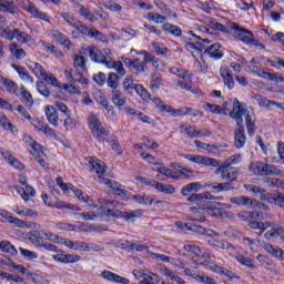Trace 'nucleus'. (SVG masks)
Masks as SVG:
<instances>
[{"label":"nucleus","mask_w":284,"mask_h":284,"mask_svg":"<svg viewBox=\"0 0 284 284\" xmlns=\"http://www.w3.org/2000/svg\"><path fill=\"white\" fill-rule=\"evenodd\" d=\"M163 83L164 81H163V77H161V73L153 72L151 74V83H150L151 90H159V88H161Z\"/></svg>","instance_id":"46"},{"label":"nucleus","mask_w":284,"mask_h":284,"mask_svg":"<svg viewBox=\"0 0 284 284\" xmlns=\"http://www.w3.org/2000/svg\"><path fill=\"white\" fill-rule=\"evenodd\" d=\"M0 83H2L3 88L9 94H17V92L19 91V85L11 79L1 77Z\"/></svg>","instance_id":"34"},{"label":"nucleus","mask_w":284,"mask_h":284,"mask_svg":"<svg viewBox=\"0 0 284 284\" xmlns=\"http://www.w3.org/2000/svg\"><path fill=\"white\" fill-rule=\"evenodd\" d=\"M201 190H203V185L200 182H191L181 189V194L182 196H187V199H190L192 194L201 192Z\"/></svg>","instance_id":"16"},{"label":"nucleus","mask_w":284,"mask_h":284,"mask_svg":"<svg viewBox=\"0 0 284 284\" xmlns=\"http://www.w3.org/2000/svg\"><path fill=\"white\" fill-rule=\"evenodd\" d=\"M102 278H105L106 281H113V283H121V284H130V280L120 276L116 273H112L111 271H103L101 273Z\"/></svg>","instance_id":"23"},{"label":"nucleus","mask_w":284,"mask_h":284,"mask_svg":"<svg viewBox=\"0 0 284 284\" xmlns=\"http://www.w3.org/2000/svg\"><path fill=\"white\" fill-rule=\"evenodd\" d=\"M244 216L253 221H265V219H270V213L267 211H246Z\"/></svg>","instance_id":"30"},{"label":"nucleus","mask_w":284,"mask_h":284,"mask_svg":"<svg viewBox=\"0 0 284 284\" xmlns=\"http://www.w3.org/2000/svg\"><path fill=\"white\" fill-rule=\"evenodd\" d=\"M87 52H89L91 61H94V63H104L105 64V55L99 48L97 47H89L85 49Z\"/></svg>","instance_id":"22"},{"label":"nucleus","mask_w":284,"mask_h":284,"mask_svg":"<svg viewBox=\"0 0 284 284\" xmlns=\"http://www.w3.org/2000/svg\"><path fill=\"white\" fill-rule=\"evenodd\" d=\"M75 11L78 12V14H80V17H84V19H88V21H90L91 23L94 22V14L92 13V11H90V9H88V7L78 3L75 4Z\"/></svg>","instance_id":"36"},{"label":"nucleus","mask_w":284,"mask_h":284,"mask_svg":"<svg viewBox=\"0 0 284 284\" xmlns=\"http://www.w3.org/2000/svg\"><path fill=\"white\" fill-rule=\"evenodd\" d=\"M266 203H274L278 207H284V193L275 192L273 194L267 193L266 197L264 196Z\"/></svg>","instance_id":"25"},{"label":"nucleus","mask_w":284,"mask_h":284,"mask_svg":"<svg viewBox=\"0 0 284 284\" xmlns=\"http://www.w3.org/2000/svg\"><path fill=\"white\" fill-rule=\"evenodd\" d=\"M243 115L245 116L248 136H254V130H256L254 119L252 118L250 112H247V109H245V106L239 102V99H235L233 101V109L229 113V116H231V119H234V121H236V125L240 126L243 125Z\"/></svg>","instance_id":"3"},{"label":"nucleus","mask_w":284,"mask_h":284,"mask_svg":"<svg viewBox=\"0 0 284 284\" xmlns=\"http://www.w3.org/2000/svg\"><path fill=\"white\" fill-rule=\"evenodd\" d=\"M204 211L206 216H213L215 219H219V216H223L221 209L210 204V200L207 202H204Z\"/></svg>","instance_id":"38"},{"label":"nucleus","mask_w":284,"mask_h":284,"mask_svg":"<svg viewBox=\"0 0 284 284\" xmlns=\"http://www.w3.org/2000/svg\"><path fill=\"white\" fill-rule=\"evenodd\" d=\"M209 244L213 247H220V250H234L232 243L223 240L211 239L209 240Z\"/></svg>","instance_id":"45"},{"label":"nucleus","mask_w":284,"mask_h":284,"mask_svg":"<svg viewBox=\"0 0 284 284\" xmlns=\"http://www.w3.org/2000/svg\"><path fill=\"white\" fill-rule=\"evenodd\" d=\"M0 216H2V219H4V223H11V225H16V227H26V222H23L19 217L12 216V213H10L6 210L0 211Z\"/></svg>","instance_id":"17"},{"label":"nucleus","mask_w":284,"mask_h":284,"mask_svg":"<svg viewBox=\"0 0 284 284\" xmlns=\"http://www.w3.org/2000/svg\"><path fill=\"white\" fill-rule=\"evenodd\" d=\"M161 283V277L150 271L146 272L144 278L140 280L139 284H159Z\"/></svg>","instance_id":"43"},{"label":"nucleus","mask_w":284,"mask_h":284,"mask_svg":"<svg viewBox=\"0 0 284 284\" xmlns=\"http://www.w3.org/2000/svg\"><path fill=\"white\" fill-rule=\"evenodd\" d=\"M150 256L155 261H162V263H172L173 265H176V258L174 257H170L159 253H150Z\"/></svg>","instance_id":"61"},{"label":"nucleus","mask_w":284,"mask_h":284,"mask_svg":"<svg viewBox=\"0 0 284 284\" xmlns=\"http://www.w3.org/2000/svg\"><path fill=\"white\" fill-rule=\"evenodd\" d=\"M247 138L245 136V128L240 125L235 130V148L241 149L245 145Z\"/></svg>","instance_id":"28"},{"label":"nucleus","mask_w":284,"mask_h":284,"mask_svg":"<svg viewBox=\"0 0 284 284\" xmlns=\"http://www.w3.org/2000/svg\"><path fill=\"white\" fill-rule=\"evenodd\" d=\"M14 39L18 43H22L23 45H37V41L32 39V36L19 29H14Z\"/></svg>","instance_id":"12"},{"label":"nucleus","mask_w":284,"mask_h":284,"mask_svg":"<svg viewBox=\"0 0 284 284\" xmlns=\"http://www.w3.org/2000/svg\"><path fill=\"white\" fill-rule=\"evenodd\" d=\"M153 187L158 190V192H163V194H174L176 189L171 184H163L161 182H154Z\"/></svg>","instance_id":"44"},{"label":"nucleus","mask_w":284,"mask_h":284,"mask_svg":"<svg viewBox=\"0 0 284 284\" xmlns=\"http://www.w3.org/2000/svg\"><path fill=\"white\" fill-rule=\"evenodd\" d=\"M9 52H11V57H13L16 61H22V59L28 57V52H26L24 49L21 48V45H19L17 42L9 44Z\"/></svg>","instance_id":"14"},{"label":"nucleus","mask_w":284,"mask_h":284,"mask_svg":"<svg viewBox=\"0 0 284 284\" xmlns=\"http://www.w3.org/2000/svg\"><path fill=\"white\" fill-rule=\"evenodd\" d=\"M216 174H221L222 181H231V183H234V181L239 179V169L219 166Z\"/></svg>","instance_id":"9"},{"label":"nucleus","mask_w":284,"mask_h":284,"mask_svg":"<svg viewBox=\"0 0 284 284\" xmlns=\"http://www.w3.org/2000/svg\"><path fill=\"white\" fill-rule=\"evenodd\" d=\"M162 274L171 278V281H175V283L185 284V281L183 278H181L179 275H176L174 271L168 267L162 268Z\"/></svg>","instance_id":"58"},{"label":"nucleus","mask_w":284,"mask_h":284,"mask_svg":"<svg viewBox=\"0 0 284 284\" xmlns=\"http://www.w3.org/2000/svg\"><path fill=\"white\" fill-rule=\"evenodd\" d=\"M245 190L247 192H253V194H256V196H260L261 201H265L264 196L267 197V191H265V189L257 186V185H253V184H245L244 185Z\"/></svg>","instance_id":"40"},{"label":"nucleus","mask_w":284,"mask_h":284,"mask_svg":"<svg viewBox=\"0 0 284 284\" xmlns=\"http://www.w3.org/2000/svg\"><path fill=\"white\" fill-rule=\"evenodd\" d=\"M253 99L256 101L260 108H266L267 110H272V100L267 99L266 97H263L261 94H254Z\"/></svg>","instance_id":"51"},{"label":"nucleus","mask_w":284,"mask_h":284,"mask_svg":"<svg viewBox=\"0 0 284 284\" xmlns=\"http://www.w3.org/2000/svg\"><path fill=\"white\" fill-rule=\"evenodd\" d=\"M162 30L166 32V34H172L173 37H181V34H183L181 28L169 22H164V24L162 26Z\"/></svg>","instance_id":"42"},{"label":"nucleus","mask_w":284,"mask_h":284,"mask_svg":"<svg viewBox=\"0 0 284 284\" xmlns=\"http://www.w3.org/2000/svg\"><path fill=\"white\" fill-rule=\"evenodd\" d=\"M133 201L140 203V205H152L154 197L148 195H133Z\"/></svg>","instance_id":"63"},{"label":"nucleus","mask_w":284,"mask_h":284,"mask_svg":"<svg viewBox=\"0 0 284 284\" xmlns=\"http://www.w3.org/2000/svg\"><path fill=\"white\" fill-rule=\"evenodd\" d=\"M0 250L3 251L4 254H11V256H17L18 254L17 247L9 241L0 242Z\"/></svg>","instance_id":"50"},{"label":"nucleus","mask_w":284,"mask_h":284,"mask_svg":"<svg viewBox=\"0 0 284 284\" xmlns=\"http://www.w3.org/2000/svg\"><path fill=\"white\" fill-rule=\"evenodd\" d=\"M248 170L256 176H270L272 174L274 176H281V174H283V172L278 170V168H276L274 164H267L262 161L252 162L248 166Z\"/></svg>","instance_id":"4"},{"label":"nucleus","mask_w":284,"mask_h":284,"mask_svg":"<svg viewBox=\"0 0 284 284\" xmlns=\"http://www.w3.org/2000/svg\"><path fill=\"white\" fill-rule=\"evenodd\" d=\"M27 12L34 17V19H40L41 21H50V17L48 16V13L41 12L39 9H37V7L32 4L28 6Z\"/></svg>","instance_id":"39"},{"label":"nucleus","mask_w":284,"mask_h":284,"mask_svg":"<svg viewBox=\"0 0 284 284\" xmlns=\"http://www.w3.org/2000/svg\"><path fill=\"white\" fill-rule=\"evenodd\" d=\"M125 221H134V219H139L143 216V210L132 211V212H121L120 215Z\"/></svg>","instance_id":"60"},{"label":"nucleus","mask_w":284,"mask_h":284,"mask_svg":"<svg viewBox=\"0 0 284 284\" xmlns=\"http://www.w3.org/2000/svg\"><path fill=\"white\" fill-rule=\"evenodd\" d=\"M41 236H43L47 241H53V243H59L60 245H63V241L65 239L52 232H45V231H41Z\"/></svg>","instance_id":"53"},{"label":"nucleus","mask_w":284,"mask_h":284,"mask_svg":"<svg viewBox=\"0 0 284 284\" xmlns=\"http://www.w3.org/2000/svg\"><path fill=\"white\" fill-rule=\"evenodd\" d=\"M62 245L74 252H85V242L83 241H72L71 239L64 237Z\"/></svg>","instance_id":"21"},{"label":"nucleus","mask_w":284,"mask_h":284,"mask_svg":"<svg viewBox=\"0 0 284 284\" xmlns=\"http://www.w3.org/2000/svg\"><path fill=\"white\" fill-rule=\"evenodd\" d=\"M11 68L16 70V72H18L22 81H30V83H34V79H32V75H30V72H28V69H26V67L12 63Z\"/></svg>","instance_id":"31"},{"label":"nucleus","mask_w":284,"mask_h":284,"mask_svg":"<svg viewBox=\"0 0 284 284\" xmlns=\"http://www.w3.org/2000/svg\"><path fill=\"white\" fill-rule=\"evenodd\" d=\"M64 74L65 79L72 84L81 83V85H88V79L77 69L65 70Z\"/></svg>","instance_id":"10"},{"label":"nucleus","mask_w":284,"mask_h":284,"mask_svg":"<svg viewBox=\"0 0 284 284\" xmlns=\"http://www.w3.org/2000/svg\"><path fill=\"white\" fill-rule=\"evenodd\" d=\"M24 187L26 189L16 186V190L18 194L21 195L23 201H30V196H34V194H37V191H34V187H32L31 185H27Z\"/></svg>","instance_id":"37"},{"label":"nucleus","mask_w":284,"mask_h":284,"mask_svg":"<svg viewBox=\"0 0 284 284\" xmlns=\"http://www.w3.org/2000/svg\"><path fill=\"white\" fill-rule=\"evenodd\" d=\"M31 125L36 128V130H38L39 132H43L45 136H49L50 139H57V132L47 123L38 119H33L31 120Z\"/></svg>","instance_id":"11"},{"label":"nucleus","mask_w":284,"mask_h":284,"mask_svg":"<svg viewBox=\"0 0 284 284\" xmlns=\"http://www.w3.org/2000/svg\"><path fill=\"white\" fill-rule=\"evenodd\" d=\"M230 203L233 205H243L245 207H253L256 209L257 202L256 200L247 196H236V197H231Z\"/></svg>","instance_id":"13"},{"label":"nucleus","mask_w":284,"mask_h":284,"mask_svg":"<svg viewBox=\"0 0 284 284\" xmlns=\"http://www.w3.org/2000/svg\"><path fill=\"white\" fill-rule=\"evenodd\" d=\"M148 21H152L153 23L156 24H165V21H168V18L165 16H162L161 13H154V12H149L146 16Z\"/></svg>","instance_id":"56"},{"label":"nucleus","mask_w":284,"mask_h":284,"mask_svg":"<svg viewBox=\"0 0 284 284\" xmlns=\"http://www.w3.org/2000/svg\"><path fill=\"white\" fill-rule=\"evenodd\" d=\"M205 54H209L211 59H223V50H221V44L214 43L211 47L205 49Z\"/></svg>","instance_id":"32"},{"label":"nucleus","mask_w":284,"mask_h":284,"mask_svg":"<svg viewBox=\"0 0 284 284\" xmlns=\"http://www.w3.org/2000/svg\"><path fill=\"white\" fill-rule=\"evenodd\" d=\"M222 197H216L212 195L210 192H204V193H192L191 196L186 197V201L189 203H196V206L191 207V212L193 216L191 217V221H197L199 223H205V203L209 201H221Z\"/></svg>","instance_id":"2"},{"label":"nucleus","mask_w":284,"mask_h":284,"mask_svg":"<svg viewBox=\"0 0 284 284\" xmlns=\"http://www.w3.org/2000/svg\"><path fill=\"white\" fill-rule=\"evenodd\" d=\"M241 159H243L241 154H233L229 159H226L220 166L232 168V165H239V163H241Z\"/></svg>","instance_id":"52"},{"label":"nucleus","mask_w":284,"mask_h":284,"mask_svg":"<svg viewBox=\"0 0 284 284\" xmlns=\"http://www.w3.org/2000/svg\"><path fill=\"white\" fill-rule=\"evenodd\" d=\"M112 101H113L114 105L116 108H119V110H121V108H123V105H125V103H128V100L125 99V95L123 94V92L121 90L112 91Z\"/></svg>","instance_id":"35"},{"label":"nucleus","mask_w":284,"mask_h":284,"mask_svg":"<svg viewBox=\"0 0 284 284\" xmlns=\"http://www.w3.org/2000/svg\"><path fill=\"white\" fill-rule=\"evenodd\" d=\"M121 74L116 73H109V77L106 79L108 88H111V90H116L120 85Z\"/></svg>","instance_id":"48"},{"label":"nucleus","mask_w":284,"mask_h":284,"mask_svg":"<svg viewBox=\"0 0 284 284\" xmlns=\"http://www.w3.org/2000/svg\"><path fill=\"white\" fill-rule=\"evenodd\" d=\"M235 260L241 263V265H245L246 267H250L251 270H256V265L254 264V260L246 257L244 255H236Z\"/></svg>","instance_id":"59"},{"label":"nucleus","mask_w":284,"mask_h":284,"mask_svg":"<svg viewBox=\"0 0 284 284\" xmlns=\"http://www.w3.org/2000/svg\"><path fill=\"white\" fill-rule=\"evenodd\" d=\"M13 212H16V214H19V216H30L31 219H37V216H39V213H37V211L24 206H14Z\"/></svg>","instance_id":"41"},{"label":"nucleus","mask_w":284,"mask_h":284,"mask_svg":"<svg viewBox=\"0 0 284 284\" xmlns=\"http://www.w3.org/2000/svg\"><path fill=\"white\" fill-rule=\"evenodd\" d=\"M180 132L185 139H197L201 130L196 129L194 125L182 124L180 125Z\"/></svg>","instance_id":"15"},{"label":"nucleus","mask_w":284,"mask_h":284,"mask_svg":"<svg viewBox=\"0 0 284 284\" xmlns=\"http://www.w3.org/2000/svg\"><path fill=\"white\" fill-rule=\"evenodd\" d=\"M0 12L17 14L19 12V6L14 3V0H0Z\"/></svg>","instance_id":"20"},{"label":"nucleus","mask_w":284,"mask_h":284,"mask_svg":"<svg viewBox=\"0 0 284 284\" xmlns=\"http://www.w3.org/2000/svg\"><path fill=\"white\" fill-rule=\"evenodd\" d=\"M264 250L271 254V256H274V258H277V261H283L284 262V250L278 247V246H274L272 244H266L264 245Z\"/></svg>","instance_id":"27"},{"label":"nucleus","mask_w":284,"mask_h":284,"mask_svg":"<svg viewBox=\"0 0 284 284\" xmlns=\"http://www.w3.org/2000/svg\"><path fill=\"white\" fill-rule=\"evenodd\" d=\"M85 48L81 49L79 51L78 54L74 55L73 58V67L75 68V70H79V68L81 70H85V63H87V59L85 57H83V54H85Z\"/></svg>","instance_id":"33"},{"label":"nucleus","mask_w":284,"mask_h":284,"mask_svg":"<svg viewBox=\"0 0 284 284\" xmlns=\"http://www.w3.org/2000/svg\"><path fill=\"white\" fill-rule=\"evenodd\" d=\"M284 234V230L283 227H273L271 231H267L264 236L265 239H267V241L272 240V239H282Z\"/></svg>","instance_id":"57"},{"label":"nucleus","mask_w":284,"mask_h":284,"mask_svg":"<svg viewBox=\"0 0 284 284\" xmlns=\"http://www.w3.org/2000/svg\"><path fill=\"white\" fill-rule=\"evenodd\" d=\"M220 74L224 81V85L229 88V90H234V78L232 77V70L227 67H222L220 69Z\"/></svg>","instance_id":"19"},{"label":"nucleus","mask_w":284,"mask_h":284,"mask_svg":"<svg viewBox=\"0 0 284 284\" xmlns=\"http://www.w3.org/2000/svg\"><path fill=\"white\" fill-rule=\"evenodd\" d=\"M0 125H1V128H3V130H8L9 132H12L13 134H14V132H18V130H16V128L13 126L11 121L8 120V116H6V114H3V113H0Z\"/></svg>","instance_id":"54"},{"label":"nucleus","mask_w":284,"mask_h":284,"mask_svg":"<svg viewBox=\"0 0 284 284\" xmlns=\"http://www.w3.org/2000/svg\"><path fill=\"white\" fill-rule=\"evenodd\" d=\"M44 114L51 125L53 128H59V113L57 112V109L52 105H47L44 109Z\"/></svg>","instance_id":"18"},{"label":"nucleus","mask_w":284,"mask_h":284,"mask_svg":"<svg viewBox=\"0 0 284 284\" xmlns=\"http://www.w3.org/2000/svg\"><path fill=\"white\" fill-rule=\"evenodd\" d=\"M20 97L27 108H32L34 105V100L32 99V94L26 90L24 87L20 88Z\"/></svg>","instance_id":"47"},{"label":"nucleus","mask_w":284,"mask_h":284,"mask_svg":"<svg viewBox=\"0 0 284 284\" xmlns=\"http://www.w3.org/2000/svg\"><path fill=\"white\" fill-rule=\"evenodd\" d=\"M53 39H55V41H58V43H60L61 45H64V48H67L68 50H74V44L72 43V41H70V38H68V36L63 34L62 32L54 31Z\"/></svg>","instance_id":"24"},{"label":"nucleus","mask_w":284,"mask_h":284,"mask_svg":"<svg viewBox=\"0 0 284 284\" xmlns=\"http://www.w3.org/2000/svg\"><path fill=\"white\" fill-rule=\"evenodd\" d=\"M70 190L79 199V201H83V203H92V199H90L88 194L83 193V191L74 187L73 185L70 186Z\"/></svg>","instance_id":"62"},{"label":"nucleus","mask_w":284,"mask_h":284,"mask_svg":"<svg viewBox=\"0 0 284 284\" xmlns=\"http://www.w3.org/2000/svg\"><path fill=\"white\" fill-rule=\"evenodd\" d=\"M104 55V65L109 68V70H115L120 77H125L126 71L125 68H123L122 61H114V58H112V50L104 49L103 50Z\"/></svg>","instance_id":"6"},{"label":"nucleus","mask_w":284,"mask_h":284,"mask_svg":"<svg viewBox=\"0 0 284 284\" xmlns=\"http://www.w3.org/2000/svg\"><path fill=\"white\" fill-rule=\"evenodd\" d=\"M122 89L126 94H134V90L136 89V84L134 83V75L128 74L122 82Z\"/></svg>","instance_id":"26"},{"label":"nucleus","mask_w":284,"mask_h":284,"mask_svg":"<svg viewBox=\"0 0 284 284\" xmlns=\"http://www.w3.org/2000/svg\"><path fill=\"white\" fill-rule=\"evenodd\" d=\"M71 28H74V30L71 31V34H73V37L75 34H88L89 28L85 26V23L79 20H75L73 26H71Z\"/></svg>","instance_id":"49"},{"label":"nucleus","mask_w":284,"mask_h":284,"mask_svg":"<svg viewBox=\"0 0 284 284\" xmlns=\"http://www.w3.org/2000/svg\"><path fill=\"white\" fill-rule=\"evenodd\" d=\"M123 63L131 70V72H134L135 74H143V72H146L148 70V62L145 60L141 61V59H130L122 57L121 58Z\"/></svg>","instance_id":"7"},{"label":"nucleus","mask_w":284,"mask_h":284,"mask_svg":"<svg viewBox=\"0 0 284 284\" xmlns=\"http://www.w3.org/2000/svg\"><path fill=\"white\" fill-rule=\"evenodd\" d=\"M134 92H136V94H139L143 101H150V99H152V95L142 84H135Z\"/></svg>","instance_id":"64"},{"label":"nucleus","mask_w":284,"mask_h":284,"mask_svg":"<svg viewBox=\"0 0 284 284\" xmlns=\"http://www.w3.org/2000/svg\"><path fill=\"white\" fill-rule=\"evenodd\" d=\"M169 72H171V74H175L184 81H192V73H190V71L181 67H172L169 69Z\"/></svg>","instance_id":"29"},{"label":"nucleus","mask_w":284,"mask_h":284,"mask_svg":"<svg viewBox=\"0 0 284 284\" xmlns=\"http://www.w3.org/2000/svg\"><path fill=\"white\" fill-rule=\"evenodd\" d=\"M89 163L91 165V172H95L98 174V181L102 185H106L110 187L112 194L115 196H125V189L116 182L112 181L105 176V163H103L101 160H95L94 158H90Z\"/></svg>","instance_id":"1"},{"label":"nucleus","mask_w":284,"mask_h":284,"mask_svg":"<svg viewBox=\"0 0 284 284\" xmlns=\"http://www.w3.org/2000/svg\"><path fill=\"white\" fill-rule=\"evenodd\" d=\"M247 68L252 72V74H255L256 77H261L262 79H275L272 73L263 70V65L261 64V62L256 61V59H252Z\"/></svg>","instance_id":"8"},{"label":"nucleus","mask_w":284,"mask_h":284,"mask_svg":"<svg viewBox=\"0 0 284 284\" xmlns=\"http://www.w3.org/2000/svg\"><path fill=\"white\" fill-rule=\"evenodd\" d=\"M89 125L90 130L92 131L93 136L99 141L100 143H103L108 136H110V131L101 124V120L94 114H91L89 116Z\"/></svg>","instance_id":"5"},{"label":"nucleus","mask_w":284,"mask_h":284,"mask_svg":"<svg viewBox=\"0 0 284 284\" xmlns=\"http://www.w3.org/2000/svg\"><path fill=\"white\" fill-rule=\"evenodd\" d=\"M54 227L59 232H77V225L70 224L68 222H58L55 223Z\"/></svg>","instance_id":"55"}]
</instances>
